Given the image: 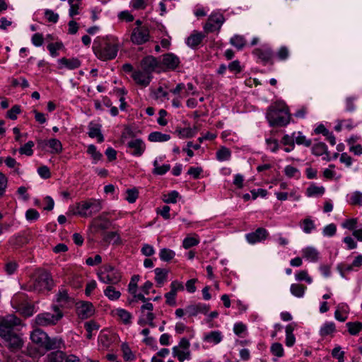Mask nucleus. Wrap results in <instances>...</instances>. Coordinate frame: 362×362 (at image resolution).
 Returning <instances> with one entry per match:
<instances>
[{
  "mask_svg": "<svg viewBox=\"0 0 362 362\" xmlns=\"http://www.w3.org/2000/svg\"><path fill=\"white\" fill-rule=\"evenodd\" d=\"M93 49L99 59L107 61L116 57L119 47L113 39L98 37L93 42Z\"/></svg>",
  "mask_w": 362,
  "mask_h": 362,
  "instance_id": "1",
  "label": "nucleus"
},
{
  "mask_svg": "<svg viewBox=\"0 0 362 362\" xmlns=\"http://www.w3.org/2000/svg\"><path fill=\"white\" fill-rule=\"evenodd\" d=\"M266 118L272 127H285L290 122L291 115L286 104L279 102L268 107Z\"/></svg>",
  "mask_w": 362,
  "mask_h": 362,
  "instance_id": "2",
  "label": "nucleus"
},
{
  "mask_svg": "<svg viewBox=\"0 0 362 362\" xmlns=\"http://www.w3.org/2000/svg\"><path fill=\"white\" fill-rule=\"evenodd\" d=\"M63 317V313L57 306L53 307V313L45 312L37 315L35 323L40 327L55 325Z\"/></svg>",
  "mask_w": 362,
  "mask_h": 362,
  "instance_id": "3",
  "label": "nucleus"
},
{
  "mask_svg": "<svg viewBox=\"0 0 362 362\" xmlns=\"http://www.w3.org/2000/svg\"><path fill=\"white\" fill-rule=\"evenodd\" d=\"M101 209L102 204L100 200L90 199L78 203L75 214L82 217H88L99 212Z\"/></svg>",
  "mask_w": 362,
  "mask_h": 362,
  "instance_id": "4",
  "label": "nucleus"
},
{
  "mask_svg": "<svg viewBox=\"0 0 362 362\" xmlns=\"http://www.w3.org/2000/svg\"><path fill=\"white\" fill-rule=\"evenodd\" d=\"M172 355L173 357L177 358L180 362L190 360L192 353L189 341L187 338L182 337L179 341L178 344L173 347Z\"/></svg>",
  "mask_w": 362,
  "mask_h": 362,
  "instance_id": "5",
  "label": "nucleus"
},
{
  "mask_svg": "<svg viewBox=\"0 0 362 362\" xmlns=\"http://www.w3.org/2000/svg\"><path fill=\"white\" fill-rule=\"evenodd\" d=\"M99 280L107 284H116L121 280L120 272L110 265L103 267V269L98 273Z\"/></svg>",
  "mask_w": 362,
  "mask_h": 362,
  "instance_id": "6",
  "label": "nucleus"
},
{
  "mask_svg": "<svg viewBox=\"0 0 362 362\" xmlns=\"http://www.w3.org/2000/svg\"><path fill=\"white\" fill-rule=\"evenodd\" d=\"M20 325L21 320L13 315L0 316V337L8 336Z\"/></svg>",
  "mask_w": 362,
  "mask_h": 362,
  "instance_id": "7",
  "label": "nucleus"
},
{
  "mask_svg": "<svg viewBox=\"0 0 362 362\" xmlns=\"http://www.w3.org/2000/svg\"><path fill=\"white\" fill-rule=\"evenodd\" d=\"M53 287V281L50 274L47 272H40L35 278L32 288L37 292L50 291Z\"/></svg>",
  "mask_w": 362,
  "mask_h": 362,
  "instance_id": "8",
  "label": "nucleus"
},
{
  "mask_svg": "<svg viewBox=\"0 0 362 362\" xmlns=\"http://www.w3.org/2000/svg\"><path fill=\"white\" fill-rule=\"evenodd\" d=\"M224 21L225 18L222 14L212 13L209 16L207 22L204 25V30L206 33L219 30Z\"/></svg>",
  "mask_w": 362,
  "mask_h": 362,
  "instance_id": "9",
  "label": "nucleus"
},
{
  "mask_svg": "<svg viewBox=\"0 0 362 362\" xmlns=\"http://www.w3.org/2000/svg\"><path fill=\"white\" fill-rule=\"evenodd\" d=\"M150 39L149 30L146 27H136L132 30L130 40L136 45L146 43Z\"/></svg>",
  "mask_w": 362,
  "mask_h": 362,
  "instance_id": "10",
  "label": "nucleus"
},
{
  "mask_svg": "<svg viewBox=\"0 0 362 362\" xmlns=\"http://www.w3.org/2000/svg\"><path fill=\"white\" fill-rule=\"evenodd\" d=\"M38 146L42 149L47 150L52 154H59L63 151L62 142L55 138L40 140L38 141Z\"/></svg>",
  "mask_w": 362,
  "mask_h": 362,
  "instance_id": "11",
  "label": "nucleus"
},
{
  "mask_svg": "<svg viewBox=\"0 0 362 362\" xmlns=\"http://www.w3.org/2000/svg\"><path fill=\"white\" fill-rule=\"evenodd\" d=\"M129 152L134 156L140 157L146 151V144L141 139H133L127 144Z\"/></svg>",
  "mask_w": 362,
  "mask_h": 362,
  "instance_id": "12",
  "label": "nucleus"
},
{
  "mask_svg": "<svg viewBox=\"0 0 362 362\" xmlns=\"http://www.w3.org/2000/svg\"><path fill=\"white\" fill-rule=\"evenodd\" d=\"M132 77L134 82L141 87L148 86L153 78L151 74L142 69L134 71Z\"/></svg>",
  "mask_w": 362,
  "mask_h": 362,
  "instance_id": "13",
  "label": "nucleus"
},
{
  "mask_svg": "<svg viewBox=\"0 0 362 362\" xmlns=\"http://www.w3.org/2000/svg\"><path fill=\"white\" fill-rule=\"evenodd\" d=\"M141 67L152 75L153 71H160V64L153 56H147L141 61Z\"/></svg>",
  "mask_w": 362,
  "mask_h": 362,
  "instance_id": "14",
  "label": "nucleus"
},
{
  "mask_svg": "<svg viewBox=\"0 0 362 362\" xmlns=\"http://www.w3.org/2000/svg\"><path fill=\"white\" fill-rule=\"evenodd\" d=\"M47 338V334L41 329H36L33 330L30 334V339L38 346L37 354L40 355V352L43 351L45 347L46 341Z\"/></svg>",
  "mask_w": 362,
  "mask_h": 362,
  "instance_id": "15",
  "label": "nucleus"
},
{
  "mask_svg": "<svg viewBox=\"0 0 362 362\" xmlns=\"http://www.w3.org/2000/svg\"><path fill=\"white\" fill-rule=\"evenodd\" d=\"M94 312V307L90 302H80L76 305V313L81 319H87L91 317Z\"/></svg>",
  "mask_w": 362,
  "mask_h": 362,
  "instance_id": "16",
  "label": "nucleus"
},
{
  "mask_svg": "<svg viewBox=\"0 0 362 362\" xmlns=\"http://www.w3.org/2000/svg\"><path fill=\"white\" fill-rule=\"evenodd\" d=\"M139 275H134L132 276L130 282L128 285V291L132 294L135 300H141L146 302L147 298L143 293H137V284L139 281Z\"/></svg>",
  "mask_w": 362,
  "mask_h": 362,
  "instance_id": "17",
  "label": "nucleus"
},
{
  "mask_svg": "<svg viewBox=\"0 0 362 362\" xmlns=\"http://www.w3.org/2000/svg\"><path fill=\"white\" fill-rule=\"evenodd\" d=\"M269 235L264 228H258L255 231L246 234V240L250 244H255L265 240Z\"/></svg>",
  "mask_w": 362,
  "mask_h": 362,
  "instance_id": "18",
  "label": "nucleus"
},
{
  "mask_svg": "<svg viewBox=\"0 0 362 362\" xmlns=\"http://www.w3.org/2000/svg\"><path fill=\"white\" fill-rule=\"evenodd\" d=\"M65 346L64 340L60 337L49 338L47 336V341L40 355H43L46 351L54 349H61Z\"/></svg>",
  "mask_w": 362,
  "mask_h": 362,
  "instance_id": "19",
  "label": "nucleus"
},
{
  "mask_svg": "<svg viewBox=\"0 0 362 362\" xmlns=\"http://www.w3.org/2000/svg\"><path fill=\"white\" fill-rule=\"evenodd\" d=\"M163 157L156 158L153 162V169L152 173L156 175H163L168 172L170 169V165L168 163L162 164Z\"/></svg>",
  "mask_w": 362,
  "mask_h": 362,
  "instance_id": "20",
  "label": "nucleus"
},
{
  "mask_svg": "<svg viewBox=\"0 0 362 362\" xmlns=\"http://www.w3.org/2000/svg\"><path fill=\"white\" fill-rule=\"evenodd\" d=\"M180 59L173 53L163 54L162 57V64L168 69L174 70L180 64Z\"/></svg>",
  "mask_w": 362,
  "mask_h": 362,
  "instance_id": "21",
  "label": "nucleus"
},
{
  "mask_svg": "<svg viewBox=\"0 0 362 362\" xmlns=\"http://www.w3.org/2000/svg\"><path fill=\"white\" fill-rule=\"evenodd\" d=\"M2 339L7 343L9 349L13 350L20 349L23 345L21 338L14 332L8 334V336L3 337Z\"/></svg>",
  "mask_w": 362,
  "mask_h": 362,
  "instance_id": "22",
  "label": "nucleus"
},
{
  "mask_svg": "<svg viewBox=\"0 0 362 362\" xmlns=\"http://www.w3.org/2000/svg\"><path fill=\"white\" fill-rule=\"evenodd\" d=\"M253 54L264 62H269L273 56L272 51L268 46H262L255 49Z\"/></svg>",
  "mask_w": 362,
  "mask_h": 362,
  "instance_id": "23",
  "label": "nucleus"
},
{
  "mask_svg": "<svg viewBox=\"0 0 362 362\" xmlns=\"http://www.w3.org/2000/svg\"><path fill=\"white\" fill-rule=\"evenodd\" d=\"M57 62L60 69L65 67L69 70L78 69L81 65V62L78 58L67 59L62 57L58 59Z\"/></svg>",
  "mask_w": 362,
  "mask_h": 362,
  "instance_id": "24",
  "label": "nucleus"
},
{
  "mask_svg": "<svg viewBox=\"0 0 362 362\" xmlns=\"http://www.w3.org/2000/svg\"><path fill=\"white\" fill-rule=\"evenodd\" d=\"M303 257L310 262H316L319 259L320 253L313 247H306L301 250Z\"/></svg>",
  "mask_w": 362,
  "mask_h": 362,
  "instance_id": "25",
  "label": "nucleus"
},
{
  "mask_svg": "<svg viewBox=\"0 0 362 362\" xmlns=\"http://www.w3.org/2000/svg\"><path fill=\"white\" fill-rule=\"evenodd\" d=\"M223 336L221 331L214 330L205 333L203 337L204 341L216 345L223 340Z\"/></svg>",
  "mask_w": 362,
  "mask_h": 362,
  "instance_id": "26",
  "label": "nucleus"
},
{
  "mask_svg": "<svg viewBox=\"0 0 362 362\" xmlns=\"http://www.w3.org/2000/svg\"><path fill=\"white\" fill-rule=\"evenodd\" d=\"M88 136L90 138H97L98 141L101 143L104 141V137L101 134V125L91 122L88 124Z\"/></svg>",
  "mask_w": 362,
  "mask_h": 362,
  "instance_id": "27",
  "label": "nucleus"
},
{
  "mask_svg": "<svg viewBox=\"0 0 362 362\" xmlns=\"http://www.w3.org/2000/svg\"><path fill=\"white\" fill-rule=\"evenodd\" d=\"M155 281L158 287H161L168 280L169 271L166 269L156 268L154 269Z\"/></svg>",
  "mask_w": 362,
  "mask_h": 362,
  "instance_id": "28",
  "label": "nucleus"
},
{
  "mask_svg": "<svg viewBox=\"0 0 362 362\" xmlns=\"http://www.w3.org/2000/svg\"><path fill=\"white\" fill-rule=\"evenodd\" d=\"M204 37L205 35L203 33L194 31L187 37L186 43L189 47L194 48L202 42Z\"/></svg>",
  "mask_w": 362,
  "mask_h": 362,
  "instance_id": "29",
  "label": "nucleus"
},
{
  "mask_svg": "<svg viewBox=\"0 0 362 362\" xmlns=\"http://www.w3.org/2000/svg\"><path fill=\"white\" fill-rule=\"evenodd\" d=\"M349 311V306L346 304L341 303L338 305L334 312L335 319L339 322H345L348 317Z\"/></svg>",
  "mask_w": 362,
  "mask_h": 362,
  "instance_id": "30",
  "label": "nucleus"
},
{
  "mask_svg": "<svg viewBox=\"0 0 362 362\" xmlns=\"http://www.w3.org/2000/svg\"><path fill=\"white\" fill-rule=\"evenodd\" d=\"M336 332V326L333 322H325L320 327L319 334L322 337H332Z\"/></svg>",
  "mask_w": 362,
  "mask_h": 362,
  "instance_id": "31",
  "label": "nucleus"
},
{
  "mask_svg": "<svg viewBox=\"0 0 362 362\" xmlns=\"http://www.w3.org/2000/svg\"><path fill=\"white\" fill-rule=\"evenodd\" d=\"M115 315L125 325L132 323V315L127 310L123 308H117L114 310Z\"/></svg>",
  "mask_w": 362,
  "mask_h": 362,
  "instance_id": "32",
  "label": "nucleus"
},
{
  "mask_svg": "<svg viewBox=\"0 0 362 362\" xmlns=\"http://www.w3.org/2000/svg\"><path fill=\"white\" fill-rule=\"evenodd\" d=\"M66 354L60 350L52 351L47 356V362H66Z\"/></svg>",
  "mask_w": 362,
  "mask_h": 362,
  "instance_id": "33",
  "label": "nucleus"
},
{
  "mask_svg": "<svg viewBox=\"0 0 362 362\" xmlns=\"http://www.w3.org/2000/svg\"><path fill=\"white\" fill-rule=\"evenodd\" d=\"M325 192L323 186H317L315 184L310 185L306 189V195L308 197L322 196Z\"/></svg>",
  "mask_w": 362,
  "mask_h": 362,
  "instance_id": "34",
  "label": "nucleus"
},
{
  "mask_svg": "<svg viewBox=\"0 0 362 362\" xmlns=\"http://www.w3.org/2000/svg\"><path fill=\"white\" fill-rule=\"evenodd\" d=\"M33 239V234L30 231L24 235H17L13 239V244L16 247H21L29 243Z\"/></svg>",
  "mask_w": 362,
  "mask_h": 362,
  "instance_id": "35",
  "label": "nucleus"
},
{
  "mask_svg": "<svg viewBox=\"0 0 362 362\" xmlns=\"http://www.w3.org/2000/svg\"><path fill=\"white\" fill-rule=\"evenodd\" d=\"M170 136L167 134H163L160 132H153L148 134V139L151 142H164L170 140Z\"/></svg>",
  "mask_w": 362,
  "mask_h": 362,
  "instance_id": "36",
  "label": "nucleus"
},
{
  "mask_svg": "<svg viewBox=\"0 0 362 362\" xmlns=\"http://www.w3.org/2000/svg\"><path fill=\"white\" fill-rule=\"evenodd\" d=\"M293 136L295 144H296L297 145H302L305 147H310L312 144L311 140L307 139L306 136H304L301 132H294Z\"/></svg>",
  "mask_w": 362,
  "mask_h": 362,
  "instance_id": "37",
  "label": "nucleus"
},
{
  "mask_svg": "<svg viewBox=\"0 0 362 362\" xmlns=\"http://www.w3.org/2000/svg\"><path fill=\"white\" fill-rule=\"evenodd\" d=\"M307 287L300 284H292L290 287L291 294L297 298H303Z\"/></svg>",
  "mask_w": 362,
  "mask_h": 362,
  "instance_id": "38",
  "label": "nucleus"
},
{
  "mask_svg": "<svg viewBox=\"0 0 362 362\" xmlns=\"http://www.w3.org/2000/svg\"><path fill=\"white\" fill-rule=\"evenodd\" d=\"M104 294L110 300L112 301L118 300L121 296L120 291L116 290L112 286H107L104 290Z\"/></svg>",
  "mask_w": 362,
  "mask_h": 362,
  "instance_id": "39",
  "label": "nucleus"
},
{
  "mask_svg": "<svg viewBox=\"0 0 362 362\" xmlns=\"http://www.w3.org/2000/svg\"><path fill=\"white\" fill-rule=\"evenodd\" d=\"M175 133L177 134L178 136L180 139H187V138L193 137L196 134V131L190 127H187V128H178L177 127L175 129Z\"/></svg>",
  "mask_w": 362,
  "mask_h": 362,
  "instance_id": "40",
  "label": "nucleus"
},
{
  "mask_svg": "<svg viewBox=\"0 0 362 362\" xmlns=\"http://www.w3.org/2000/svg\"><path fill=\"white\" fill-rule=\"evenodd\" d=\"M199 243V239L197 235L194 234L192 236H187L182 241V247L185 249H189L193 246H196Z\"/></svg>",
  "mask_w": 362,
  "mask_h": 362,
  "instance_id": "41",
  "label": "nucleus"
},
{
  "mask_svg": "<svg viewBox=\"0 0 362 362\" xmlns=\"http://www.w3.org/2000/svg\"><path fill=\"white\" fill-rule=\"evenodd\" d=\"M356 96H349L345 98L344 107L345 111L347 112H353L356 109V101L357 100Z\"/></svg>",
  "mask_w": 362,
  "mask_h": 362,
  "instance_id": "42",
  "label": "nucleus"
},
{
  "mask_svg": "<svg viewBox=\"0 0 362 362\" xmlns=\"http://www.w3.org/2000/svg\"><path fill=\"white\" fill-rule=\"evenodd\" d=\"M84 327L87 332L86 338L88 339L92 338L93 332L98 331L100 328L99 325L94 321L86 322Z\"/></svg>",
  "mask_w": 362,
  "mask_h": 362,
  "instance_id": "43",
  "label": "nucleus"
},
{
  "mask_svg": "<svg viewBox=\"0 0 362 362\" xmlns=\"http://www.w3.org/2000/svg\"><path fill=\"white\" fill-rule=\"evenodd\" d=\"M295 279L297 281H305L307 284H310L313 282L312 277L309 275L307 270H300L296 272Z\"/></svg>",
  "mask_w": 362,
  "mask_h": 362,
  "instance_id": "44",
  "label": "nucleus"
},
{
  "mask_svg": "<svg viewBox=\"0 0 362 362\" xmlns=\"http://www.w3.org/2000/svg\"><path fill=\"white\" fill-rule=\"evenodd\" d=\"M175 256V252L168 248H162L159 252V257L162 261L169 262Z\"/></svg>",
  "mask_w": 362,
  "mask_h": 362,
  "instance_id": "45",
  "label": "nucleus"
},
{
  "mask_svg": "<svg viewBox=\"0 0 362 362\" xmlns=\"http://www.w3.org/2000/svg\"><path fill=\"white\" fill-rule=\"evenodd\" d=\"M231 151L226 147H221L216 152V158L219 161H226L230 160Z\"/></svg>",
  "mask_w": 362,
  "mask_h": 362,
  "instance_id": "46",
  "label": "nucleus"
},
{
  "mask_svg": "<svg viewBox=\"0 0 362 362\" xmlns=\"http://www.w3.org/2000/svg\"><path fill=\"white\" fill-rule=\"evenodd\" d=\"M69 4L70 6V8L69 11V14L71 17H74L76 15L79 13V8L81 4V0H69Z\"/></svg>",
  "mask_w": 362,
  "mask_h": 362,
  "instance_id": "47",
  "label": "nucleus"
},
{
  "mask_svg": "<svg viewBox=\"0 0 362 362\" xmlns=\"http://www.w3.org/2000/svg\"><path fill=\"white\" fill-rule=\"evenodd\" d=\"M56 296L57 301L61 305H64L67 303L70 300L68 291L64 288H62L61 289H59Z\"/></svg>",
  "mask_w": 362,
  "mask_h": 362,
  "instance_id": "48",
  "label": "nucleus"
},
{
  "mask_svg": "<svg viewBox=\"0 0 362 362\" xmlns=\"http://www.w3.org/2000/svg\"><path fill=\"white\" fill-rule=\"evenodd\" d=\"M230 42L233 46L235 47L237 49H241L245 47L246 41L243 36L235 35L230 38Z\"/></svg>",
  "mask_w": 362,
  "mask_h": 362,
  "instance_id": "49",
  "label": "nucleus"
},
{
  "mask_svg": "<svg viewBox=\"0 0 362 362\" xmlns=\"http://www.w3.org/2000/svg\"><path fill=\"white\" fill-rule=\"evenodd\" d=\"M64 47V45L62 42H57L55 43H50L47 45V49L49 52L50 55L52 57H56L59 55L58 51Z\"/></svg>",
  "mask_w": 362,
  "mask_h": 362,
  "instance_id": "50",
  "label": "nucleus"
},
{
  "mask_svg": "<svg viewBox=\"0 0 362 362\" xmlns=\"http://www.w3.org/2000/svg\"><path fill=\"white\" fill-rule=\"evenodd\" d=\"M204 308V305L202 304L190 305L186 308L185 310H186V313L189 316H195L198 313L203 312Z\"/></svg>",
  "mask_w": 362,
  "mask_h": 362,
  "instance_id": "51",
  "label": "nucleus"
},
{
  "mask_svg": "<svg viewBox=\"0 0 362 362\" xmlns=\"http://www.w3.org/2000/svg\"><path fill=\"white\" fill-rule=\"evenodd\" d=\"M87 152L91 156L94 163H96L103 157L102 153L97 151L96 146L93 144L88 146Z\"/></svg>",
  "mask_w": 362,
  "mask_h": 362,
  "instance_id": "52",
  "label": "nucleus"
},
{
  "mask_svg": "<svg viewBox=\"0 0 362 362\" xmlns=\"http://www.w3.org/2000/svg\"><path fill=\"white\" fill-rule=\"evenodd\" d=\"M346 327L348 328L349 332L351 335H356L359 332L362 330V322H347Z\"/></svg>",
  "mask_w": 362,
  "mask_h": 362,
  "instance_id": "53",
  "label": "nucleus"
},
{
  "mask_svg": "<svg viewBox=\"0 0 362 362\" xmlns=\"http://www.w3.org/2000/svg\"><path fill=\"white\" fill-rule=\"evenodd\" d=\"M327 146L322 142L315 144L312 148V152L315 156H322L327 153Z\"/></svg>",
  "mask_w": 362,
  "mask_h": 362,
  "instance_id": "54",
  "label": "nucleus"
},
{
  "mask_svg": "<svg viewBox=\"0 0 362 362\" xmlns=\"http://www.w3.org/2000/svg\"><path fill=\"white\" fill-rule=\"evenodd\" d=\"M349 203L351 205L362 206V192L359 191L354 192L350 196Z\"/></svg>",
  "mask_w": 362,
  "mask_h": 362,
  "instance_id": "55",
  "label": "nucleus"
},
{
  "mask_svg": "<svg viewBox=\"0 0 362 362\" xmlns=\"http://www.w3.org/2000/svg\"><path fill=\"white\" fill-rule=\"evenodd\" d=\"M314 221L309 218H305L302 222V229L304 233L308 234L315 230Z\"/></svg>",
  "mask_w": 362,
  "mask_h": 362,
  "instance_id": "56",
  "label": "nucleus"
},
{
  "mask_svg": "<svg viewBox=\"0 0 362 362\" xmlns=\"http://www.w3.org/2000/svg\"><path fill=\"white\" fill-rule=\"evenodd\" d=\"M270 351L272 354L277 357H282L284 354V350L281 343L276 342L272 344Z\"/></svg>",
  "mask_w": 362,
  "mask_h": 362,
  "instance_id": "57",
  "label": "nucleus"
},
{
  "mask_svg": "<svg viewBox=\"0 0 362 362\" xmlns=\"http://www.w3.org/2000/svg\"><path fill=\"white\" fill-rule=\"evenodd\" d=\"M284 173L288 177H300V172L298 169L292 166V165H286L284 168Z\"/></svg>",
  "mask_w": 362,
  "mask_h": 362,
  "instance_id": "58",
  "label": "nucleus"
},
{
  "mask_svg": "<svg viewBox=\"0 0 362 362\" xmlns=\"http://www.w3.org/2000/svg\"><path fill=\"white\" fill-rule=\"evenodd\" d=\"M5 163L7 165V167H8L10 168H13L14 172L16 174L20 175L21 173V172L20 171V168H19L20 164L18 163L17 161L16 160V159H14L13 158L7 157L5 159Z\"/></svg>",
  "mask_w": 362,
  "mask_h": 362,
  "instance_id": "59",
  "label": "nucleus"
},
{
  "mask_svg": "<svg viewBox=\"0 0 362 362\" xmlns=\"http://www.w3.org/2000/svg\"><path fill=\"white\" fill-rule=\"evenodd\" d=\"M98 341L103 348H108L111 344V339L108 334L102 332L98 337Z\"/></svg>",
  "mask_w": 362,
  "mask_h": 362,
  "instance_id": "60",
  "label": "nucleus"
},
{
  "mask_svg": "<svg viewBox=\"0 0 362 362\" xmlns=\"http://www.w3.org/2000/svg\"><path fill=\"white\" fill-rule=\"evenodd\" d=\"M34 146V143L32 141L27 142L24 146L19 148V152L21 154H25L26 156H32L33 153V147Z\"/></svg>",
  "mask_w": 362,
  "mask_h": 362,
  "instance_id": "61",
  "label": "nucleus"
},
{
  "mask_svg": "<svg viewBox=\"0 0 362 362\" xmlns=\"http://www.w3.org/2000/svg\"><path fill=\"white\" fill-rule=\"evenodd\" d=\"M131 7L134 10H144L147 7L146 0H131Z\"/></svg>",
  "mask_w": 362,
  "mask_h": 362,
  "instance_id": "62",
  "label": "nucleus"
},
{
  "mask_svg": "<svg viewBox=\"0 0 362 362\" xmlns=\"http://www.w3.org/2000/svg\"><path fill=\"white\" fill-rule=\"evenodd\" d=\"M344 351H341L339 346L334 347L332 351V356L338 360V362H344Z\"/></svg>",
  "mask_w": 362,
  "mask_h": 362,
  "instance_id": "63",
  "label": "nucleus"
},
{
  "mask_svg": "<svg viewBox=\"0 0 362 362\" xmlns=\"http://www.w3.org/2000/svg\"><path fill=\"white\" fill-rule=\"evenodd\" d=\"M179 193L177 191H172L168 194L165 195L163 201L167 204H175L177 201Z\"/></svg>",
  "mask_w": 362,
  "mask_h": 362,
  "instance_id": "64",
  "label": "nucleus"
}]
</instances>
